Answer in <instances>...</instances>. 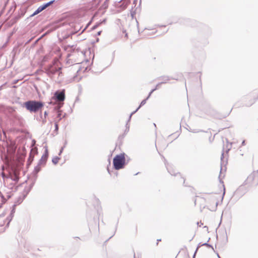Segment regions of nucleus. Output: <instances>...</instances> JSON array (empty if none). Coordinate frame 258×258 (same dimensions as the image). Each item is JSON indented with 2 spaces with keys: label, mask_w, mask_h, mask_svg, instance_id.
<instances>
[{
  "label": "nucleus",
  "mask_w": 258,
  "mask_h": 258,
  "mask_svg": "<svg viewBox=\"0 0 258 258\" xmlns=\"http://www.w3.org/2000/svg\"><path fill=\"white\" fill-rule=\"evenodd\" d=\"M1 175L3 179L4 186L0 190V197L3 200L7 201L11 198L13 192H16L18 189L19 173L16 170H12L7 175L2 171Z\"/></svg>",
  "instance_id": "nucleus-1"
},
{
  "label": "nucleus",
  "mask_w": 258,
  "mask_h": 258,
  "mask_svg": "<svg viewBox=\"0 0 258 258\" xmlns=\"http://www.w3.org/2000/svg\"><path fill=\"white\" fill-rule=\"evenodd\" d=\"M44 69V72L47 75L52 79H54L56 77L58 78L62 74L61 67L57 60L54 61L51 64L45 67Z\"/></svg>",
  "instance_id": "nucleus-2"
},
{
  "label": "nucleus",
  "mask_w": 258,
  "mask_h": 258,
  "mask_svg": "<svg viewBox=\"0 0 258 258\" xmlns=\"http://www.w3.org/2000/svg\"><path fill=\"white\" fill-rule=\"evenodd\" d=\"M24 106L31 112H36L43 106V103L36 100H29L24 103Z\"/></svg>",
  "instance_id": "nucleus-3"
},
{
  "label": "nucleus",
  "mask_w": 258,
  "mask_h": 258,
  "mask_svg": "<svg viewBox=\"0 0 258 258\" xmlns=\"http://www.w3.org/2000/svg\"><path fill=\"white\" fill-rule=\"evenodd\" d=\"M125 159L124 153L117 155L113 159V163L115 169L119 170L124 167Z\"/></svg>",
  "instance_id": "nucleus-4"
},
{
  "label": "nucleus",
  "mask_w": 258,
  "mask_h": 258,
  "mask_svg": "<svg viewBox=\"0 0 258 258\" xmlns=\"http://www.w3.org/2000/svg\"><path fill=\"white\" fill-rule=\"evenodd\" d=\"M53 99L56 101L59 102L55 107L54 109L55 110L60 109V108L63 105V101L65 99V91L64 90H62L61 91H56L54 94Z\"/></svg>",
  "instance_id": "nucleus-5"
},
{
  "label": "nucleus",
  "mask_w": 258,
  "mask_h": 258,
  "mask_svg": "<svg viewBox=\"0 0 258 258\" xmlns=\"http://www.w3.org/2000/svg\"><path fill=\"white\" fill-rule=\"evenodd\" d=\"M258 172L253 171L251 173L244 181V184L248 186L256 185L258 184V181L255 179V175Z\"/></svg>",
  "instance_id": "nucleus-6"
},
{
  "label": "nucleus",
  "mask_w": 258,
  "mask_h": 258,
  "mask_svg": "<svg viewBox=\"0 0 258 258\" xmlns=\"http://www.w3.org/2000/svg\"><path fill=\"white\" fill-rule=\"evenodd\" d=\"M48 156V151L47 148H45V152L41 157V159L39 160L38 163L41 164V165H44L46 162L47 158Z\"/></svg>",
  "instance_id": "nucleus-7"
},
{
  "label": "nucleus",
  "mask_w": 258,
  "mask_h": 258,
  "mask_svg": "<svg viewBox=\"0 0 258 258\" xmlns=\"http://www.w3.org/2000/svg\"><path fill=\"white\" fill-rule=\"evenodd\" d=\"M165 164L166 165V168H167V170H168V172H169L171 175H174V176H176V175H178L180 176V179H181V181H183V183H184V182H185V179H184L183 177H182L181 176V175L180 174V173H175V171H174V170H173V169H171V167H170V166L167 165L166 163H165Z\"/></svg>",
  "instance_id": "nucleus-8"
},
{
  "label": "nucleus",
  "mask_w": 258,
  "mask_h": 258,
  "mask_svg": "<svg viewBox=\"0 0 258 258\" xmlns=\"http://www.w3.org/2000/svg\"><path fill=\"white\" fill-rule=\"evenodd\" d=\"M150 97V96H149V95L148 96V97L145 99H144L142 101V102H141V104L140 105V106L137 108V109L133 111L130 115L129 116V118H128V121H130L131 119V117H132V116L139 109V108L143 105H145L146 103V101L149 98V97Z\"/></svg>",
  "instance_id": "nucleus-9"
},
{
  "label": "nucleus",
  "mask_w": 258,
  "mask_h": 258,
  "mask_svg": "<svg viewBox=\"0 0 258 258\" xmlns=\"http://www.w3.org/2000/svg\"><path fill=\"white\" fill-rule=\"evenodd\" d=\"M159 80L161 81V83L162 84H165L167 83L169 81L172 79V78L167 76H162L158 79Z\"/></svg>",
  "instance_id": "nucleus-10"
},
{
  "label": "nucleus",
  "mask_w": 258,
  "mask_h": 258,
  "mask_svg": "<svg viewBox=\"0 0 258 258\" xmlns=\"http://www.w3.org/2000/svg\"><path fill=\"white\" fill-rule=\"evenodd\" d=\"M54 2V0L50 1L46 3H45L43 4L42 5L39 6L38 8L40 9V10L41 11H43L45 9H46L48 7L50 6L51 4H52Z\"/></svg>",
  "instance_id": "nucleus-11"
},
{
  "label": "nucleus",
  "mask_w": 258,
  "mask_h": 258,
  "mask_svg": "<svg viewBox=\"0 0 258 258\" xmlns=\"http://www.w3.org/2000/svg\"><path fill=\"white\" fill-rule=\"evenodd\" d=\"M8 111L12 115L14 118L16 119H19L20 117L17 114L15 113V109L13 107H9L8 108Z\"/></svg>",
  "instance_id": "nucleus-12"
},
{
  "label": "nucleus",
  "mask_w": 258,
  "mask_h": 258,
  "mask_svg": "<svg viewBox=\"0 0 258 258\" xmlns=\"http://www.w3.org/2000/svg\"><path fill=\"white\" fill-rule=\"evenodd\" d=\"M41 164L38 163L37 165L35 167L33 173L34 174L37 175V174L41 170Z\"/></svg>",
  "instance_id": "nucleus-13"
},
{
  "label": "nucleus",
  "mask_w": 258,
  "mask_h": 258,
  "mask_svg": "<svg viewBox=\"0 0 258 258\" xmlns=\"http://www.w3.org/2000/svg\"><path fill=\"white\" fill-rule=\"evenodd\" d=\"M161 84H162V83H161V82H160V83H159L158 84H157L156 85V87H155L154 89H152V90L151 91V92L149 93V96H151V94H152L154 91H155V90H156L157 89H159V88L160 87V86H161Z\"/></svg>",
  "instance_id": "nucleus-14"
},
{
  "label": "nucleus",
  "mask_w": 258,
  "mask_h": 258,
  "mask_svg": "<svg viewBox=\"0 0 258 258\" xmlns=\"http://www.w3.org/2000/svg\"><path fill=\"white\" fill-rule=\"evenodd\" d=\"M33 150V149H32L31 150V152H32V151ZM33 158H34V156L32 155V153H30V155H29V157L28 160V162L29 163V164H30L32 162V161L33 160Z\"/></svg>",
  "instance_id": "nucleus-15"
},
{
  "label": "nucleus",
  "mask_w": 258,
  "mask_h": 258,
  "mask_svg": "<svg viewBox=\"0 0 258 258\" xmlns=\"http://www.w3.org/2000/svg\"><path fill=\"white\" fill-rule=\"evenodd\" d=\"M59 159V157L56 156L53 158L52 162L54 164H56L58 163Z\"/></svg>",
  "instance_id": "nucleus-16"
},
{
  "label": "nucleus",
  "mask_w": 258,
  "mask_h": 258,
  "mask_svg": "<svg viewBox=\"0 0 258 258\" xmlns=\"http://www.w3.org/2000/svg\"><path fill=\"white\" fill-rule=\"evenodd\" d=\"M41 12V11L40 10L39 8H38L37 9L32 15H30V17L34 16L39 14V13H40Z\"/></svg>",
  "instance_id": "nucleus-17"
},
{
  "label": "nucleus",
  "mask_w": 258,
  "mask_h": 258,
  "mask_svg": "<svg viewBox=\"0 0 258 258\" xmlns=\"http://www.w3.org/2000/svg\"><path fill=\"white\" fill-rule=\"evenodd\" d=\"M218 204V202H216V205L214 207H212V208L210 209V210L212 211H215L217 210V206Z\"/></svg>",
  "instance_id": "nucleus-18"
},
{
  "label": "nucleus",
  "mask_w": 258,
  "mask_h": 258,
  "mask_svg": "<svg viewBox=\"0 0 258 258\" xmlns=\"http://www.w3.org/2000/svg\"><path fill=\"white\" fill-rule=\"evenodd\" d=\"M128 122L129 121H127V122L126 123V124L125 125L126 128H125V133H127L129 131L130 125L128 124Z\"/></svg>",
  "instance_id": "nucleus-19"
},
{
  "label": "nucleus",
  "mask_w": 258,
  "mask_h": 258,
  "mask_svg": "<svg viewBox=\"0 0 258 258\" xmlns=\"http://www.w3.org/2000/svg\"><path fill=\"white\" fill-rule=\"evenodd\" d=\"M202 245L207 246L209 247H211L214 250V248H213V246L208 244L207 242L202 244Z\"/></svg>",
  "instance_id": "nucleus-20"
},
{
  "label": "nucleus",
  "mask_w": 258,
  "mask_h": 258,
  "mask_svg": "<svg viewBox=\"0 0 258 258\" xmlns=\"http://www.w3.org/2000/svg\"><path fill=\"white\" fill-rule=\"evenodd\" d=\"M57 110H58V113H57V117L59 118L58 120L59 121L61 119V113H60L61 111L59 110V109H58Z\"/></svg>",
  "instance_id": "nucleus-21"
},
{
  "label": "nucleus",
  "mask_w": 258,
  "mask_h": 258,
  "mask_svg": "<svg viewBox=\"0 0 258 258\" xmlns=\"http://www.w3.org/2000/svg\"><path fill=\"white\" fill-rule=\"evenodd\" d=\"M201 246H202V244L201 245V244H200V243H199V245H198V247H197V249H196V251H195V253H194V256H193V258H195V255H196V253H197V251H198V250L199 248L200 247H201Z\"/></svg>",
  "instance_id": "nucleus-22"
},
{
  "label": "nucleus",
  "mask_w": 258,
  "mask_h": 258,
  "mask_svg": "<svg viewBox=\"0 0 258 258\" xmlns=\"http://www.w3.org/2000/svg\"><path fill=\"white\" fill-rule=\"evenodd\" d=\"M189 132L192 133H199L200 132H202V130H189Z\"/></svg>",
  "instance_id": "nucleus-23"
},
{
  "label": "nucleus",
  "mask_w": 258,
  "mask_h": 258,
  "mask_svg": "<svg viewBox=\"0 0 258 258\" xmlns=\"http://www.w3.org/2000/svg\"><path fill=\"white\" fill-rule=\"evenodd\" d=\"M33 185H34V183H32V184L30 185V187H29V189H28L27 190V191L26 195H27V194H28V193L30 191V190L31 189V188H32V187H33Z\"/></svg>",
  "instance_id": "nucleus-24"
},
{
  "label": "nucleus",
  "mask_w": 258,
  "mask_h": 258,
  "mask_svg": "<svg viewBox=\"0 0 258 258\" xmlns=\"http://www.w3.org/2000/svg\"><path fill=\"white\" fill-rule=\"evenodd\" d=\"M58 129V125L57 122H55V130L57 131Z\"/></svg>",
  "instance_id": "nucleus-25"
},
{
  "label": "nucleus",
  "mask_w": 258,
  "mask_h": 258,
  "mask_svg": "<svg viewBox=\"0 0 258 258\" xmlns=\"http://www.w3.org/2000/svg\"><path fill=\"white\" fill-rule=\"evenodd\" d=\"M64 148V147H61V148L60 149V151H59V153H58V155H61V154L62 153V151H63V150Z\"/></svg>",
  "instance_id": "nucleus-26"
},
{
  "label": "nucleus",
  "mask_w": 258,
  "mask_h": 258,
  "mask_svg": "<svg viewBox=\"0 0 258 258\" xmlns=\"http://www.w3.org/2000/svg\"><path fill=\"white\" fill-rule=\"evenodd\" d=\"M44 115L45 117H46V116L48 115L47 112L46 111H45Z\"/></svg>",
  "instance_id": "nucleus-27"
},
{
  "label": "nucleus",
  "mask_w": 258,
  "mask_h": 258,
  "mask_svg": "<svg viewBox=\"0 0 258 258\" xmlns=\"http://www.w3.org/2000/svg\"><path fill=\"white\" fill-rule=\"evenodd\" d=\"M241 145H242V146L245 145V141H242Z\"/></svg>",
  "instance_id": "nucleus-28"
},
{
  "label": "nucleus",
  "mask_w": 258,
  "mask_h": 258,
  "mask_svg": "<svg viewBox=\"0 0 258 258\" xmlns=\"http://www.w3.org/2000/svg\"><path fill=\"white\" fill-rule=\"evenodd\" d=\"M223 155H224V154H223V153H222V155H221V161H222V160H223Z\"/></svg>",
  "instance_id": "nucleus-29"
},
{
  "label": "nucleus",
  "mask_w": 258,
  "mask_h": 258,
  "mask_svg": "<svg viewBox=\"0 0 258 258\" xmlns=\"http://www.w3.org/2000/svg\"><path fill=\"white\" fill-rule=\"evenodd\" d=\"M254 101H252L251 103H250V104H248L247 105L248 106H250L253 103Z\"/></svg>",
  "instance_id": "nucleus-30"
},
{
  "label": "nucleus",
  "mask_w": 258,
  "mask_h": 258,
  "mask_svg": "<svg viewBox=\"0 0 258 258\" xmlns=\"http://www.w3.org/2000/svg\"><path fill=\"white\" fill-rule=\"evenodd\" d=\"M137 2V0H134V4H136Z\"/></svg>",
  "instance_id": "nucleus-31"
},
{
  "label": "nucleus",
  "mask_w": 258,
  "mask_h": 258,
  "mask_svg": "<svg viewBox=\"0 0 258 258\" xmlns=\"http://www.w3.org/2000/svg\"><path fill=\"white\" fill-rule=\"evenodd\" d=\"M225 195V188H224V192L223 194V196ZM223 198V197L222 198V199Z\"/></svg>",
  "instance_id": "nucleus-32"
},
{
  "label": "nucleus",
  "mask_w": 258,
  "mask_h": 258,
  "mask_svg": "<svg viewBox=\"0 0 258 258\" xmlns=\"http://www.w3.org/2000/svg\"><path fill=\"white\" fill-rule=\"evenodd\" d=\"M100 33H101V31H99V32H98V34H98V35H99L100 34Z\"/></svg>",
  "instance_id": "nucleus-33"
},
{
  "label": "nucleus",
  "mask_w": 258,
  "mask_h": 258,
  "mask_svg": "<svg viewBox=\"0 0 258 258\" xmlns=\"http://www.w3.org/2000/svg\"><path fill=\"white\" fill-rule=\"evenodd\" d=\"M217 255H218V257L219 258H221V257H220V256L219 255V254H217Z\"/></svg>",
  "instance_id": "nucleus-34"
},
{
  "label": "nucleus",
  "mask_w": 258,
  "mask_h": 258,
  "mask_svg": "<svg viewBox=\"0 0 258 258\" xmlns=\"http://www.w3.org/2000/svg\"><path fill=\"white\" fill-rule=\"evenodd\" d=\"M125 37H127V33H126V34H125Z\"/></svg>",
  "instance_id": "nucleus-35"
},
{
  "label": "nucleus",
  "mask_w": 258,
  "mask_h": 258,
  "mask_svg": "<svg viewBox=\"0 0 258 258\" xmlns=\"http://www.w3.org/2000/svg\"><path fill=\"white\" fill-rule=\"evenodd\" d=\"M86 28L84 29V30H83L82 32L84 31V30H85Z\"/></svg>",
  "instance_id": "nucleus-36"
},
{
  "label": "nucleus",
  "mask_w": 258,
  "mask_h": 258,
  "mask_svg": "<svg viewBox=\"0 0 258 258\" xmlns=\"http://www.w3.org/2000/svg\"><path fill=\"white\" fill-rule=\"evenodd\" d=\"M126 6H127V4L125 5V6H124V8H126Z\"/></svg>",
  "instance_id": "nucleus-37"
},
{
  "label": "nucleus",
  "mask_w": 258,
  "mask_h": 258,
  "mask_svg": "<svg viewBox=\"0 0 258 258\" xmlns=\"http://www.w3.org/2000/svg\"><path fill=\"white\" fill-rule=\"evenodd\" d=\"M96 28V26L93 27V29H95Z\"/></svg>",
  "instance_id": "nucleus-38"
},
{
  "label": "nucleus",
  "mask_w": 258,
  "mask_h": 258,
  "mask_svg": "<svg viewBox=\"0 0 258 258\" xmlns=\"http://www.w3.org/2000/svg\"><path fill=\"white\" fill-rule=\"evenodd\" d=\"M134 258H135V253H134Z\"/></svg>",
  "instance_id": "nucleus-39"
}]
</instances>
